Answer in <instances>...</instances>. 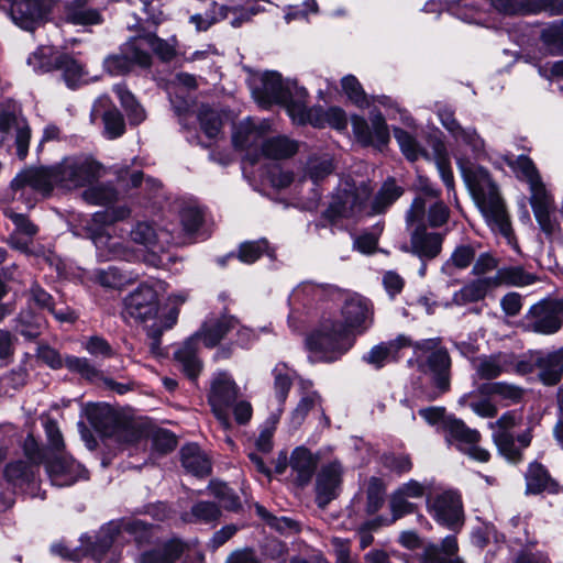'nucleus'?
Instances as JSON below:
<instances>
[{
    "mask_svg": "<svg viewBox=\"0 0 563 563\" xmlns=\"http://www.w3.org/2000/svg\"><path fill=\"white\" fill-rule=\"evenodd\" d=\"M446 11L467 23L484 24L489 0H446Z\"/></svg>",
    "mask_w": 563,
    "mask_h": 563,
    "instance_id": "obj_36",
    "label": "nucleus"
},
{
    "mask_svg": "<svg viewBox=\"0 0 563 563\" xmlns=\"http://www.w3.org/2000/svg\"><path fill=\"white\" fill-rule=\"evenodd\" d=\"M527 493L540 494L544 490L556 492V483L550 476L548 470L540 463L533 462L526 473Z\"/></svg>",
    "mask_w": 563,
    "mask_h": 563,
    "instance_id": "obj_44",
    "label": "nucleus"
},
{
    "mask_svg": "<svg viewBox=\"0 0 563 563\" xmlns=\"http://www.w3.org/2000/svg\"><path fill=\"white\" fill-rule=\"evenodd\" d=\"M386 488L383 481L378 477H371L366 490V512L373 515L377 512L385 501Z\"/></svg>",
    "mask_w": 563,
    "mask_h": 563,
    "instance_id": "obj_62",
    "label": "nucleus"
},
{
    "mask_svg": "<svg viewBox=\"0 0 563 563\" xmlns=\"http://www.w3.org/2000/svg\"><path fill=\"white\" fill-rule=\"evenodd\" d=\"M449 445H455L460 451L471 459L485 463L490 454L487 450L478 446L481 434L477 430L468 428L462 420L451 417L442 431Z\"/></svg>",
    "mask_w": 563,
    "mask_h": 563,
    "instance_id": "obj_19",
    "label": "nucleus"
},
{
    "mask_svg": "<svg viewBox=\"0 0 563 563\" xmlns=\"http://www.w3.org/2000/svg\"><path fill=\"white\" fill-rule=\"evenodd\" d=\"M334 170L333 156L329 153L312 154L308 157L305 174L313 184H318Z\"/></svg>",
    "mask_w": 563,
    "mask_h": 563,
    "instance_id": "obj_45",
    "label": "nucleus"
},
{
    "mask_svg": "<svg viewBox=\"0 0 563 563\" xmlns=\"http://www.w3.org/2000/svg\"><path fill=\"white\" fill-rule=\"evenodd\" d=\"M90 117L92 121L101 118L103 122V134L107 139H117L121 136L125 130L124 119L121 112L112 104L110 98L107 96H102L96 100Z\"/></svg>",
    "mask_w": 563,
    "mask_h": 563,
    "instance_id": "obj_32",
    "label": "nucleus"
},
{
    "mask_svg": "<svg viewBox=\"0 0 563 563\" xmlns=\"http://www.w3.org/2000/svg\"><path fill=\"white\" fill-rule=\"evenodd\" d=\"M46 472L52 485L57 487L71 486L78 481L88 478V471L71 456L60 455L46 463Z\"/></svg>",
    "mask_w": 563,
    "mask_h": 563,
    "instance_id": "obj_27",
    "label": "nucleus"
},
{
    "mask_svg": "<svg viewBox=\"0 0 563 563\" xmlns=\"http://www.w3.org/2000/svg\"><path fill=\"white\" fill-rule=\"evenodd\" d=\"M90 279L103 288L121 289L134 283L137 279V274L111 265L107 268L93 269Z\"/></svg>",
    "mask_w": 563,
    "mask_h": 563,
    "instance_id": "obj_39",
    "label": "nucleus"
},
{
    "mask_svg": "<svg viewBox=\"0 0 563 563\" xmlns=\"http://www.w3.org/2000/svg\"><path fill=\"white\" fill-rule=\"evenodd\" d=\"M230 333H235V343L242 347H249L257 340L255 330L240 325L233 316L223 314L220 318H208L200 331L175 350L174 358L190 380L195 382L202 368L197 354L198 341L201 340L206 346L213 347Z\"/></svg>",
    "mask_w": 563,
    "mask_h": 563,
    "instance_id": "obj_5",
    "label": "nucleus"
},
{
    "mask_svg": "<svg viewBox=\"0 0 563 563\" xmlns=\"http://www.w3.org/2000/svg\"><path fill=\"white\" fill-rule=\"evenodd\" d=\"M179 219L183 230L190 235L198 231L203 221L202 209L191 202L184 203L179 210Z\"/></svg>",
    "mask_w": 563,
    "mask_h": 563,
    "instance_id": "obj_58",
    "label": "nucleus"
},
{
    "mask_svg": "<svg viewBox=\"0 0 563 563\" xmlns=\"http://www.w3.org/2000/svg\"><path fill=\"white\" fill-rule=\"evenodd\" d=\"M274 391L275 397L280 406H283L288 397L294 379L297 377L296 372L286 363L279 362L273 368Z\"/></svg>",
    "mask_w": 563,
    "mask_h": 563,
    "instance_id": "obj_51",
    "label": "nucleus"
},
{
    "mask_svg": "<svg viewBox=\"0 0 563 563\" xmlns=\"http://www.w3.org/2000/svg\"><path fill=\"white\" fill-rule=\"evenodd\" d=\"M38 471V464L25 460H18L7 464L4 478L14 489H19L22 493L35 497Z\"/></svg>",
    "mask_w": 563,
    "mask_h": 563,
    "instance_id": "obj_30",
    "label": "nucleus"
},
{
    "mask_svg": "<svg viewBox=\"0 0 563 563\" xmlns=\"http://www.w3.org/2000/svg\"><path fill=\"white\" fill-rule=\"evenodd\" d=\"M541 41L549 54L563 55V29L559 25H550L542 30Z\"/></svg>",
    "mask_w": 563,
    "mask_h": 563,
    "instance_id": "obj_64",
    "label": "nucleus"
},
{
    "mask_svg": "<svg viewBox=\"0 0 563 563\" xmlns=\"http://www.w3.org/2000/svg\"><path fill=\"white\" fill-rule=\"evenodd\" d=\"M298 151V143L287 136L265 139L262 144L260 158L283 159L292 156Z\"/></svg>",
    "mask_w": 563,
    "mask_h": 563,
    "instance_id": "obj_47",
    "label": "nucleus"
},
{
    "mask_svg": "<svg viewBox=\"0 0 563 563\" xmlns=\"http://www.w3.org/2000/svg\"><path fill=\"white\" fill-rule=\"evenodd\" d=\"M65 19L74 25H95L102 22L99 10L88 5V0H67Z\"/></svg>",
    "mask_w": 563,
    "mask_h": 563,
    "instance_id": "obj_40",
    "label": "nucleus"
},
{
    "mask_svg": "<svg viewBox=\"0 0 563 563\" xmlns=\"http://www.w3.org/2000/svg\"><path fill=\"white\" fill-rule=\"evenodd\" d=\"M489 5L506 15H528L540 8L537 0H490Z\"/></svg>",
    "mask_w": 563,
    "mask_h": 563,
    "instance_id": "obj_52",
    "label": "nucleus"
},
{
    "mask_svg": "<svg viewBox=\"0 0 563 563\" xmlns=\"http://www.w3.org/2000/svg\"><path fill=\"white\" fill-rule=\"evenodd\" d=\"M283 412V408H278L277 412L271 415L261 428L260 434L255 441L256 449L262 453H269L273 449V437L276 426Z\"/></svg>",
    "mask_w": 563,
    "mask_h": 563,
    "instance_id": "obj_60",
    "label": "nucleus"
},
{
    "mask_svg": "<svg viewBox=\"0 0 563 563\" xmlns=\"http://www.w3.org/2000/svg\"><path fill=\"white\" fill-rule=\"evenodd\" d=\"M65 367L69 372L76 373L84 379L91 383L103 378L102 372L98 369L87 357L68 355L65 357Z\"/></svg>",
    "mask_w": 563,
    "mask_h": 563,
    "instance_id": "obj_56",
    "label": "nucleus"
},
{
    "mask_svg": "<svg viewBox=\"0 0 563 563\" xmlns=\"http://www.w3.org/2000/svg\"><path fill=\"white\" fill-rule=\"evenodd\" d=\"M102 167L85 156H73L49 167L30 168L19 173L11 181L13 199L32 203L34 196H47L54 186L74 189L91 185L101 176Z\"/></svg>",
    "mask_w": 563,
    "mask_h": 563,
    "instance_id": "obj_2",
    "label": "nucleus"
},
{
    "mask_svg": "<svg viewBox=\"0 0 563 563\" xmlns=\"http://www.w3.org/2000/svg\"><path fill=\"white\" fill-rule=\"evenodd\" d=\"M413 357L408 362L429 378L430 387L424 391L427 400H435L451 388L452 361L440 338L412 341Z\"/></svg>",
    "mask_w": 563,
    "mask_h": 563,
    "instance_id": "obj_8",
    "label": "nucleus"
},
{
    "mask_svg": "<svg viewBox=\"0 0 563 563\" xmlns=\"http://www.w3.org/2000/svg\"><path fill=\"white\" fill-rule=\"evenodd\" d=\"M341 86L346 97L357 107L366 108L369 106L367 96L360 84L358 79L353 75H346L341 79Z\"/></svg>",
    "mask_w": 563,
    "mask_h": 563,
    "instance_id": "obj_63",
    "label": "nucleus"
},
{
    "mask_svg": "<svg viewBox=\"0 0 563 563\" xmlns=\"http://www.w3.org/2000/svg\"><path fill=\"white\" fill-rule=\"evenodd\" d=\"M451 137L457 144L467 147L475 159L488 158L485 141L475 128L462 126Z\"/></svg>",
    "mask_w": 563,
    "mask_h": 563,
    "instance_id": "obj_49",
    "label": "nucleus"
},
{
    "mask_svg": "<svg viewBox=\"0 0 563 563\" xmlns=\"http://www.w3.org/2000/svg\"><path fill=\"white\" fill-rule=\"evenodd\" d=\"M2 5L12 22L25 31L41 25L52 11L53 0H3Z\"/></svg>",
    "mask_w": 563,
    "mask_h": 563,
    "instance_id": "obj_18",
    "label": "nucleus"
},
{
    "mask_svg": "<svg viewBox=\"0 0 563 563\" xmlns=\"http://www.w3.org/2000/svg\"><path fill=\"white\" fill-rule=\"evenodd\" d=\"M411 345L412 340L410 336L399 334L394 340L374 345L362 358L365 363L379 369L386 364L397 362L401 357V350L411 347Z\"/></svg>",
    "mask_w": 563,
    "mask_h": 563,
    "instance_id": "obj_31",
    "label": "nucleus"
},
{
    "mask_svg": "<svg viewBox=\"0 0 563 563\" xmlns=\"http://www.w3.org/2000/svg\"><path fill=\"white\" fill-rule=\"evenodd\" d=\"M82 197L88 203L109 206L118 200V191L110 184H97L89 186Z\"/></svg>",
    "mask_w": 563,
    "mask_h": 563,
    "instance_id": "obj_57",
    "label": "nucleus"
},
{
    "mask_svg": "<svg viewBox=\"0 0 563 563\" xmlns=\"http://www.w3.org/2000/svg\"><path fill=\"white\" fill-rule=\"evenodd\" d=\"M44 327V319L31 310L21 311L16 318V331L26 340L38 338Z\"/></svg>",
    "mask_w": 563,
    "mask_h": 563,
    "instance_id": "obj_55",
    "label": "nucleus"
},
{
    "mask_svg": "<svg viewBox=\"0 0 563 563\" xmlns=\"http://www.w3.org/2000/svg\"><path fill=\"white\" fill-rule=\"evenodd\" d=\"M427 508L431 517L449 530L457 531L463 526V504L454 490H444L427 498Z\"/></svg>",
    "mask_w": 563,
    "mask_h": 563,
    "instance_id": "obj_20",
    "label": "nucleus"
},
{
    "mask_svg": "<svg viewBox=\"0 0 563 563\" xmlns=\"http://www.w3.org/2000/svg\"><path fill=\"white\" fill-rule=\"evenodd\" d=\"M506 162L512 166L519 179L526 181L528 186L541 179L533 162L525 156L520 155L514 161V155L506 156Z\"/></svg>",
    "mask_w": 563,
    "mask_h": 563,
    "instance_id": "obj_59",
    "label": "nucleus"
},
{
    "mask_svg": "<svg viewBox=\"0 0 563 563\" xmlns=\"http://www.w3.org/2000/svg\"><path fill=\"white\" fill-rule=\"evenodd\" d=\"M538 378L544 386H555L563 378V346L553 351L534 353Z\"/></svg>",
    "mask_w": 563,
    "mask_h": 563,
    "instance_id": "obj_33",
    "label": "nucleus"
},
{
    "mask_svg": "<svg viewBox=\"0 0 563 563\" xmlns=\"http://www.w3.org/2000/svg\"><path fill=\"white\" fill-rule=\"evenodd\" d=\"M269 126V121H255L252 118H247L235 125L232 135L233 145L246 152V158L251 164H255L260 159L262 144Z\"/></svg>",
    "mask_w": 563,
    "mask_h": 563,
    "instance_id": "obj_21",
    "label": "nucleus"
},
{
    "mask_svg": "<svg viewBox=\"0 0 563 563\" xmlns=\"http://www.w3.org/2000/svg\"><path fill=\"white\" fill-rule=\"evenodd\" d=\"M156 527L140 519H122L110 521L102 526L95 536H85L81 539L85 550L98 563H114L120 558V548L125 541V536L131 537L139 547L151 543L155 536Z\"/></svg>",
    "mask_w": 563,
    "mask_h": 563,
    "instance_id": "obj_6",
    "label": "nucleus"
},
{
    "mask_svg": "<svg viewBox=\"0 0 563 563\" xmlns=\"http://www.w3.org/2000/svg\"><path fill=\"white\" fill-rule=\"evenodd\" d=\"M170 102L179 123L185 130H190V123L199 121L200 128L208 139H214L219 135L222 126L220 114L208 106H201L198 113L191 111L190 102L187 99H179L177 96L170 98Z\"/></svg>",
    "mask_w": 563,
    "mask_h": 563,
    "instance_id": "obj_22",
    "label": "nucleus"
},
{
    "mask_svg": "<svg viewBox=\"0 0 563 563\" xmlns=\"http://www.w3.org/2000/svg\"><path fill=\"white\" fill-rule=\"evenodd\" d=\"M527 332L552 335L562 328L553 298H544L532 305L522 319Z\"/></svg>",
    "mask_w": 563,
    "mask_h": 563,
    "instance_id": "obj_23",
    "label": "nucleus"
},
{
    "mask_svg": "<svg viewBox=\"0 0 563 563\" xmlns=\"http://www.w3.org/2000/svg\"><path fill=\"white\" fill-rule=\"evenodd\" d=\"M342 297V290L331 284H317L310 280L297 285L288 297V323L295 332L308 327L317 328L323 311L328 316L331 306Z\"/></svg>",
    "mask_w": 563,
    "mask_h": 563,
    "instance_id": "obj_7",
    "label": "nucleus"
},
{
    "mask_svg": "<svg viewBox=\"0 0 563 563\" xmlns=\"http://www.w3.org/2000/svg\"><path fill=\"white\" fill-rule=\"evenodd\" d=\"M536 282V277L528 274L521 267H501L489 277L475 278L465 284L452 296V302L456 306H465L483 300L486 295L501 286H528Z\"/></svg>",
    "mask_w": 563,
    "mask_h": 563,
    "instance_id": "obj_13",
    "label": "nucleus"
},
{
    "mask_svg": "<svg viewBox=\"0 0 563 563\" xmlns=\"http://www.w3.org/2000/svg\"><path fill=\"white\" fill-rule=\"evenodd\" d=\"M124 312L137 321L152 320L158 312V294L154 285L141 284L124 299Z\"/></svg>",
    "mask_w": 563,
    "mask_h": 563,
    "instance_id": "obj_24",
    "label": "nucleus"
},
{
    "mask_svg": "<svg viewBox=\"0 0 563 563\" xmlns=\"http://www.w3.org/2000/svg\"><path fill=\"white\" fill-rule=\"evenodd\" d=\"M369 122L361 115H353L351 119L352 131L364 145H386L390 139L389 129L384 115L377 109L369 113Z\"/></svg>",
    "mask_w": 563,
    "mask_h": 563,
    "instance_id": "obj_25",
    "label": "nucleus"
},
{
    "mask_svg": "<svg viewBox=\"0 0 563 563\" xmlns=\"http://www.w3.org/2000/svg\"><path fill=\"white\" fill-rule=\"evenodd\" d=\"M308 96L307 90H299L297 95L298 101L290 109L294 123L299 125L311 124L314 128L329 125L336 130H344L347 126V118L344 110L339 107H331L327 110H323L321 107L309 108L307 106Z\"/></svg>",
    "mask_w": 563,
    "mask_h": 563,
    "instance_id": "obj_16",
    "label": "nucleus"
},
{
    "mask_svg": "<svg viewBox=\"0 0 563 563\" xmlns=\"http://www.w3.org/2000/svg\"><path fill=\"white\" fill-rule=\"evenodd\" d=\"M240 395V387L232 375L225 371L217 372L210 380L208 402L212 412L224 428L230 426V408Z\"/></svg>",
    "mask_w": 563,
    "mask_h": 563,
    "instance_id": "obj_17",
    "label": "nucleus"
},
{
    "mask_svg": "<svg viewBox=\"0 0 563 563\" xmlns=\"http://www.w3.org/2000/svg\"><path fill=\"white\" fill-rule=\"evenodd\" d=\"M210 495L219 500L222 507L229 511H238L241 509V500L239 495L228 484L220 481H211L208 485Z\"/></svg>",
    "mask_w": 563,
    "mask_h": 563,
    "instance_id": "obj_54",
    "label": "nucleus"
},
{
    "mask_svg": "<svg viewBox=\"0 0 563 563\" xmlns=\"http://www.w3.org/2000/svg\"><path fill=\"white\" fill-rule=\"evenodd\" d=\"M250 88L253 98L261 107L269 108L272 104H282L290 118V109L298 101L299 90H307L296 80H284L282 75L274 70L253 76L250 80Z\"/></svg>",
    "mask_w": 563,
    "mask_h": 563,
    "instance_id": "obj_12",
    "label": "nucleus"
},
{
    "mask_svg": "<svg viewBox=\"0 0 563 563\" xmlns=\"http://www.w3.org/2000/svg\"><path fill=\"white\" fill-rule=\"evenodd\" d=\"M85 415L97 431L114 437L119 442L134 444L142 440V431L133 423L121 422L107 404L87 405Z\"/></svg>",
    "mask_w": 563,
    "mask_h": 563,
    "instance_id": "obj_15",
    "label": "nucleus"
},
{
    "mask_svg": "<svg viewBox=\"0 0 563 563\" xmlns=\"http://www.w3.org/2000/svg\"><path fill=\"white\" fill-rule=\"evenodd\" d=\"M528 187L530 191V203L541 230L547 235L554 234L556 223L552 219V213L555 206L551 191L547 188L542 179L537 180Z\"/></svg>",
    "mask_w": 563,
    "mask_h": 563,
    "instance_id": "obj_26",
    "label": "nucleus"
},
{
    "mask_svg": "<svg viewBox=\"0 0 563 563\" xmlns=\"http://www.w3.org/2000/svg\"><path fill=\"white\" fill-rule=\"evenodd\" d=\"M163 232L157 233L153 225L146 221L137 222L130 232L133 242L148 249H155Z\"/></svg>",
    "mask_w": 563,
    "mask_h": 563,
    "instance_id": "obj_61",
    "label": "nucleus"
},
{
    "mask_svg": "<svg viewBox=\"0 0 563 563\" xmlns=\"http://www.w3.org/2000/svg\"><path fill=\"white\" fill-rule=\"evenodd\" d=\"M134 40L136 42V46L134 47L139 48L140 53H144L147 56V67H150L152 60L151 52L164 60H170L175 55L174 47L153 33L134 36Z\"/></svg>",
    "mask_w": 563,
    "mask_h": 563,
    "instance_id": "obj_41",
    "label": "nucleus"
},
{
    "mask_svg": "<svg viewBox=\"0 0 563 563\" xmlns=\"http://www.w3.org/2000/svg\"><path fill=\"white\" fill-rule=\"evenodd\" d=\"M131 213L126 206L108 208L92 214L87 224L88 238L96 247L98 261L108 262L115 260L130 261L134 253L123 242L122 238L115 234L113 223L124 220Z\"/></svg>",
    "mask_w": 563,
    "mask_h": 563,
    "instance_id": "obj_9",
    "label": "nucleus"
},
{
    "mask_svg": "<svg viewBox=\"0 0 563 563\" xmlns=\"http://www.w3.org/2000/svg\"><path fill=\"white\" fill-rule=\"evenodd\" d=\"M406 225L410 234V244L404 245L402 251L417 256L421 262H428L442 251L444 234L431 231L426 224V199H413L406 213Z\"/></svg>",
    "mask_w": 563,
    "mask_h": 563,
    "instance_id": "obj_11",
    "label": "nucleus"
},
{
    "mask_svg": "<svg viewBox=\"0 0 563 563\" xmlns=\"http://www.w3.org/2000/svg\"><path fill=\"white\" fill-rule=\"evenodd\" d=\"M134 37L130 38L120 47L118 54L108 56L103 62V67L112 76H120L131 71L135 66L147 67V56L135 48Z\"/></svg>",
    "mask_w": 563,
    "mask_h": 563,
    "instance_id": "obj_29",
    "label": "nucleus"
},
{
    "mask_svg": "<svg viewBox=\"0 0 563 563\" xmlns=\"http://www.w3.org/2000/svg\"><path fill=\"white\" fill-rule=\"evenodd\" d=\"M221 509L216 503L200 500L195 503L189 511L184 512L181 519L188 523L214 527L221 518Z\"/></svg>",
    "mask_w": 563,
    "mask_h": 563,
    "instance_id": "obj_42",
    "label": "nucleus"
},
{
    "mask_svg": "<svg viewBox=\"0 0 563 563\" xmlns=\"http://www.w3.org/2000/svg\"><path fill=\"white\" fill-rule=\"evenodd\" d=\"M113 91L119 98L130 124H141L146 119V112L144 108L136 101L134 96L126 89L123 84L114 85Z\"/></svg>",
    "mask_w": 563,
    "mask_h": 563,
    "instance_id": "obj_50",
    "label": "nucleus"
},
{
    "mask_svg": "<svg viewBox=\"0 0 563 563\" xmlns=\"http://www.w3.org/2000/svg\"><path fill=\"white\" fill-rule=\"evenodd\" d=\"M232 8L212 2L211 8L202 13L190 16L189 22L195 25L198 32L207 31L211 25L224 20Z\"/></svg>",
    "mask_w": 563,
    "mask_h": 563,
    "instance_id": "obj_53",
    "label": "nucleus"
},
{
    "mask_svg": "<svg viewBox=\"0 0 563 563\" xmlns=\"http://www.w3.org/2000/svg\"><path fill=\"white\" fill-rule=\"evenodd\" d=\"M523 421L522 412L519 410H509L503 413L489 427L494 430L493 441L499 453L509 462L517 463L522 457V452L531 443V431L529 429L515 437L514 430L521 426Z\"/></svg>",
    "mask_w": 563,
    "mask_h": 563,
    "instance_id": "obj_14",
    "label": "nucleus"
},
{
    "mask_svg": "<svg viewBox=\"0 0 563 563\" xmlns=\"http://www.w3.org/2000/svg\"><path fill=\"white\" fill-rule=\"evenodd\" d=\"M54 66L55 70L62 73L66 86L70 89H75L86 81V71L82 65L67 54L55 56Z\"/></svg>",
    "mask_w": 563,
    "mask_h": 563,
    "instance_id": "obj_43",
    "label": "nucleus"
},
{
    "mask_svg": "<svg viewBox=\"0 0 563 563\" xmlns=\"http://www.w3.org/2000/svg\"><path fill=\"white\" fill-rule=\"evenodd\" d=\"M343 467L339 461L324 464L317 474L316 501L324 508L338 497L342 484Z\"/></svg>",
    "mask_w": 563,
    "mask_h": 563,
    "instance_id": "obj_28",
    "label": "nucleus"
},
{
    "mask_svg": "<svg viewBox=\"0 0 563 563\" xmlns=\"http://www.w3.org/2000/svg\"><path fill=\"white\" fill-rule=\"evenodd\" d=\"M477 246L475 243L457 245L442 265V272L446 275H453L454 269L463 271L470 267L475 260Z\"/></svg>",
    "mask_w": 563,
    "mask_h": 563,
    "instance_id": "obj_48",
    "label": "nucleus"
},
{
    "mask_svg": "<svg viewBox=\"0 0 563 563\" xmlns=\"http://www.w3.org/2000/svg\"><path fill=\"white\" fill-rule=\"evenodd\" d=\"M511 352L481 355L474 361V369L481 379L490 380L510 374Z\"/></svg>",
    "mask_w": 563,
    "mask_h": 563,
    "instance_id": "obj_35",
    "label": "nucleus"
},
{
    "mask_svg": "<svg viewBox=\"0 0 563 563\" xmlns=\"http://www.w3.org/2000/svg\"><path fill=\"white\" fill-rule=\"evenodd\" d=\"M394 136L400 147L401 153L410 162H416L423 157L428 162H433L441 180L446 187L449 198L453 195L456 198L455 181L451 165V156L448 147L440 136L429 140L431 152L422 148L415 136L400 128H394Z\"/></svg>",
    "mask_w": 563,
    "mask_h": 563,
    "instance_id": "obj_10",
    "label": "nucleus"
},
{
    "mask_svg": "<svg viewBox=\"0 0 563 563\" xmlns=\"http://www.w3.org/2000/svg\"><path fill=\"white\" fill-rule=\"evenodd\" d=\"M373 323L369 301L356 294H345L331 306L328 316L323 311L316 329L308 334L306 345L314 361L333 363L347 353L356 336Z\"/></svg>",
    "mask_w": 563,
    "mask_h": 563,
    "instance_id": "obj_1",
    "label": "nucleus"
},
{
    "mask_svg": "<svg viewBox=\"0 0 563 563\" xmlns=\"http://www.w3.org/2000/svg\"><path fill=\"white\" fill-rule=\"evenodd\" d=\"M187 544L178 538H173L158 547L139 555L136 563H176L185 553Z\"/></svg>",
    "mask_w": 563,
    "mask_h": 563,
    "instance_id": "obj_38",
    "label": "nucleus"
},
{
    "mask_svg": "<svg viewBox=\"0 0 563 563\" xmlns=\"http://www.w3.org/2000/svg\"><path fill=\"white\" fill-rule=\"evenodd\" d=\"M402 192V188L394 179L386 180L374 197L371 211H367L366 202L372 194L369 186L365 183L355 185L345 181L333 194L329 207L322 212L316 228H339L343 219L354 218L363 213H383Z\"/></svg>",
    "mask_w": 563,
    "mask_h": 563,
    "instance_id": "obj_3",
    "label": "nucleus"
},
{
    "mask_svg": "<svg viewBox=\"0 0 563 563\" xmlns=\"http://www.w3.org/2000/svg\"><path fill=\"white\" fill-rule=\"evenodd\" d=\"M457 551L459 544L455 536H446L441 544L426 545L419 563H464L457 555Z\"/></svg>",
    "mask_w": 563,
    "mask_h": 563,
    "instance_id": "obj_37",
    "label": "nucleus"
},
{
    "mask_svg": "<svg viewBox=\"0 0 563 563\" xmlns=\"http://www.w3.org/2000/svg\"><path fill=\"white\" fill-rule=\"evenodd\" d=\"M181 464L195 476H206L210 473L211 465L198 445L187 444L181 448Z\"/></svg>",
    "mask_w": 563,
    "mask_h": 563,
    "instance_id": "obj_46",
    "label": "nucleus"
},
{
    "mask_svg": "<svg viewBox=\"0 0 563 563\" xmlns=\"http://www.w3.org/2000/svg\"><path fill=\"white\" fill-rule=\"evenodd\" d=\"M319 455L305 446H297L290 454L289 466L297 486H307L316 474Z\"/></svg>",
    "mask_w": 563,
    "mask_h": 563,
    "instance_id": "obj_34",
    "label": "nucleus"
},
{
    "mask_svg": "<svg viewBox=\"0 0 563 563\" xmlns=\"http://www.w3.org/2000/svg\"><path fill=\"white\" fill-rule=\"evenodd\" d=\"M461 176L476 201L490 230L504 236L508 242L514 238L509 214L500 197L497 185L492 180L487 169L472 162L468 157H455Z\"/></svg>",
    "mask_w": 563,
    "mask_h": 563,
    "instance_id": "obj_4",
    "label": "nucleus"
}]
</instances>
